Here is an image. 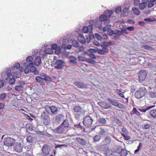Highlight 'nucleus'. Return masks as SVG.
Instances as JSON below:
<instances>
[{
	"label": "nucleus",
	"mask_w": 156,
	"mask_h": 156,
	"mask_svg": "<svg viewBox=\"0 0 156 156\" xmlns=\"http://www.w3.org/2000/svg\"><path fill=\"white\" fill-rule=\"evenodd\" d=\"M147 90L144 87L139 88L135 93V97L140 99L144 96L147 93Z\"/></svg>",
	"instance_id": "obj_1"
},
{
	"label": "nucleus",
	"mask_w": 156,
	"mask_h": 156,
	"mask_svg": "<svg viewBox=\"0 0 156 156\" xmlns=\"http://www.w3.org/2000/svg\"><path fill=\"white\" fill-rule=\"evenodd\" d=\"M111 25H106L104 28H102L104 32H105L109 30L110 29V28L111 27Z\"/></svg>",
	"instance_id": "obj_47"
},
{
	"label": "nucleus",
	"mask_w": 156,
	"mask_h": 156,
	"mask_svg": "<svg viewBox=\"0 0 156 156\" xmlns=\"http://www.w3.org/2000/svg\"><path fill=\"white\" fill-rule=\"evenodd\" d=\"M100 45L102 48H108V45L107 42L106 41L103 42Z\"/></svg>",
	"instance_id": "obj_49"
},
{
	"label": "nucleus",
	"mask_w": 156,
	"mask_h": 156,
	"mask_svg": "<svg viewBox=\"0 0 156 156\" xmlns=\"http://www.w3.org/2000/svg\"><path fill=\"white\" fill-rule=\"evenodd\" d=\"M9 75L6 72H3L2 74V78L3 81H6L9 78Z\"/></svg>",
	"instance_id": "obj_26"
},
{
	"label": "nucleus",
	"mask_w": 156,
	"mask_h": 156,
	"mask_svg": "<svg viewBox=\"0 0 156 156\" xmlns=\"http://www.w3.org/2000/svg\"><path fill=\"white\" fill-rule=\"evenodd\" d=\"M12 76L16 78H19L21 74L19 72H13L12 73Z\"/></svg>",
	"instance_id": "obj_31"
},
{
	"label": "nucleus",
	"mask_w": 156,
	"mask_h": 156,
	"mask_svg": "<svg viewBox=\"0 0 156 156\" xmlns=\"http://www.w3.org/2000/svg\"><path fill=\"white\" fill-rule=\"evenodd\" d=\"M116 91L117 94L118 95H119L120 97L122 98L124 97V95L122 93V92L121 91V90L117 89L116 90Z\"/></svg>",
	"instance_id": "obj_50"
},
{
	"label": "nucleus",
	"mask_w": 156,
	"mask_h": 156,
	"mask_svg": "<svg viewBox=\"0 0 156 156\" xmlns=\"http://www.w3.org/2000/svg\"><path fill=\"white\" fill-rule=\"evenodd\" d=\"M121 10L122 9L120 6L117 7L115 9V12L117 14H119L121 12Z\"/></svg>",
	"instance_id": "obj_58"
},
{
	"label": "nucleus",
	"mask_w": 156,
	"mask_h": 156,
	"mask_svg": "<svg viewBox=\"0 0 156 156\" xmlns=\"http://www.w3.org/2000/svg\"><path fill=\"white\" fill-rule=\"evenodd\" d=\"M81 126L80 125V122L78 124H75L74 123L70 124V128H73L75 129L76 128H80Z\"/></svg>",
	"instance_id": "obj_34"
},
{
	"label": "nucleus",
	"mask_w": 156,
	"mask_h": 156,
	"mask_svg": "<svg viewBox=\"0 0 156 156\" xmlns=\"http://www.w3.org/2000/svg\"><path fill=\"white\" fill-rule=\"evenodd\" d=\"M88 63L94 64L95 63V61L92 59L90 58L86 59V62Z\"/></svg>",
	"instance_id": "obj_51"
},
{
	"label": "nucleus",
	"mask_w": 156,
	"mask_h": 156,
	"mask_svg": "<svg viewBox=\"0 0 156 156\" xmlns=\"http://www.w3.org/2000/svg\"><path fill=\"white\" fill-rule=\"evenodd\" d=\"M101 130L100 131V134L102 136H105L108 134L109 131L108 129L106 128H104L102 127L100 128Z\"/></svg>",
	"instance_id": "obj_19"
},
{
	"label": "nucleus",
	"mask_w": 156,
	"mask_h": 156,
	"mask_svg": "<svg viewBox=\"0 0 156 156\" xmlns=\"http://www.w3.org/2000/svg\"><path fill=\"white\" fill-rule=\"evenodd\" d=\"M71 43L73 46L76 48H78L80 46L79 43L76 40H71Z\"/></svg>",
	"instance_id": "obj_27"
},
{
	"label": "nucleus",
	"mask_w": 156,
	"mask_h": 156,
	"mask_svg": "<svg viewBox=\"0 0 156 156\" xmlns=\"http://www.w3.org/2000/svg\"><path fill=\"white\" fill-rule=\"evenodd\" d=\"M123 149H122L121 147L120 146H118L115 147L114 151L115 152L119 154Z\"/></svg>",
	"instance_id": "obj_32"
},
{
	"label": "nucleus",
	"mask_w": 156,
	"mask_h": 156,
	"mask_svg": "<svg viewBox=\"0 0 156 156\" xmlns=\"http://www.w3.org/2000/svg\"><path fill=\"white\" fill-rule=\"evenodd\" d=\"M42 78L43 80H44L47 82H51L52 80V79L47 75L46 76L44 77V78Z\"/></svg>",
	"instance_id": "obj_44"
},
{
	"label": "nucleus",
	"mask_w": 156,
	"mask_h": 156,
	"mask_svg": "<svg viewBox=\"0 0 156 156\" xmlns=\"http://www.w3.org/2000/svg\"><path fill=\"white\" fill-rule=\"evenodd\" d=\"M23 88V87L22 85H17L15 87V90L18 92L22 91Z\"/></svg>",
	"instance_id": "obj_39"
},
{
	"label": "nucleus",
	"mask_w": 156,
	"mask_h": 156,
	"mask_svg": "<svg viewBox=\"0 0 156 156\" xmlns=\"http://www.w3.org/2000/svg\"><path fill=\"white\" fill-rule=\"evenodd\" d=\"M78 39L79 41H80L82 44H84L86 42L89 43L90 42V39L89 38L87 37L86 38V39H85L84 36L82 34H80L78 36Z\"/></svg>",
	"instance_id": "obj_11"
},
{
	"label": "nucleus",
	"mask_w": 156,
	"mask_h": 156,
	"mask_svg": "<svg viewBox=\"0 0 156 156\" xmlns=\"http://www.w3.org/2000/svg\"><path fill=\"white\" fill-rule=\"evenodd\" d=\"M93 121V118L90 116H87L85 117L83 119V125L86 126H91Z\"/></svg>",
	"instance_id": "obj_4"
},
{
	"label": "nucleus",
	"mask_w": 156,
	"mask_h": 156,
	"mask_svg": "<svg viewBox=\"0 0 156 156\" xmlns=\"http://www.w3.org/2000/svg\"><path fill=\"white\" fill-rule=\"evenodd\" d=\"M50 150L49 146L48 145L44 144L42 148V151L44 155H48Z\"/></svg>",
	"instance_id": "obj_13"
},
{
	"label": "nucleus",
	"mask_w": 156,
	"mask_h": 156,
	"mask_svg": "<svg viewBox=\"0 0 156 156\" xmlns=\"http://www.w3.org/2000/svg\"><path fill=\"white\" fill-rule=\"evenodd\" d=\"M64 116L62 114H58L55 117V121L59 123L64 119Z\"/></svg>",
	"instance_id": "obj_18"
},
{
	"label": "nucleus",
	"mask_w": 156,
	"mask_h": 156,
	"mask_svg": "<svg viewBox=\"0 0 156 156\" xmlns=\"http://www.w3.org/2000/svg\"><path fill=\"white\" fill-rule=\"evenodd\" d=\"M123 15L124 16H128L129 13V7H125L123 10Z\"/></svg>",
	"instance_id": "obj_29"
},
{
	"label": "nucleus",
	"mask_w": 156,
	"mask_h": 156,
	"mask_svg": "<svg viewBox=\"0 0 156 156\" xmlns=\"http://www.w3.org/2000/svg\"><path fill=\"white\" fill-rule=\"evenodd\" d=\"M144 48L150 51H152L153 48L152 47L148 45H145L143 46Z\"/></svg>",
	"instance_id": "obj_57"
},
{
	"label": "nucleus",
	"mask_w": 156,
	"mask_h": 156,
	"mask_svg": "<svg viewBox=\"0 0 156 156\" xmlns=\"http://www.w3.org/2000/svg\"><path fill=\"white\" fill-rule=\"evenodd\" d=\"M98 122L100 124H106V121L105 119L100 118L98 119Z\"/></svg>",
	"instance_id": "obj_45"
},
{
	"label": "nucleus",
	"mask_w": 156,
	"mask_h": 156,
	"mask_svg": "<svg viewBox=\"0 0 156 156\" xmlns=\"http://www.w3.org/2000/svg\"><path fill=\"white\" fill-rule=\"evenodd\" d=\"M107 101L109 102V104L114 106L118 107L120 108L123 109L125 108L124 105L119 103L116 99H113L110 98H107Z\"/></svg>",
	"instance_id": "obj_3"
},
{
	"label": "nucleus",
	"mask_w": 156,
	"mask_h": 156,
	"mask_svg": "<svg viewBox=\"0 0 156 156\" xmlns=\"http://www.w3.org/2000/svg\"><path fill=\"white\" fill-rule=\"evenodd\" d=\"M14 141V140L11 138L7 137L5 138L3 141L4 145L7 146H11Z\"/></svg>",
	"instance_id": "obj_10"
},
{
	"label": "nucleus",
	"mask_w": 156,
	"mask_h": 156,
	"mask_svg": "<svg viewBox=\"0 0 156 156\" xmlns=\"http://www.w3.org/2000/svg\"><path fill=\"white\" fill-rule=\"evenodd\" d=\"M81 109V108L80 106H75L73 108L74 111L76 112H80Z\"/></svg>",
	"instance_id": "obj_52"
},
{
	"label": "nucleus",
	"mask_w": 156,
	"mask_h": 156,
	"mask_svg": "<svg viewBox=\"0 0 156 156\" xmlns=\"http://www.w3.org/2000/svg\"><path fill=\"white\" fill-rule=\"evenodd\" d=\"M150 114L152 116L156 118V110H151L150 112Z\"/></svg>",
	"instance_id": "obj_53"
},
{
	"label": "nucleus",
	"mask_w": 156,
	"mask_h": 156,
	"mask_svg": "<svg viewBox=\"0 0 156 156\" xmlns=\"http://www.w3.org/2000/svg\"><path fill=\"white\" fill-rule=\"evenodd\" d=\"M147 74V71L146 70H141L138 74V76L140 81L142 82L144 80Z\"/></svg>",
	"instance_id": "obj_7"
},
{
	"label": "nucleus",
	"mask_w": 156,
	"mask_h": 156,
	"mask_svg": "<svg viewBox=\"0 0 156 156\" xmlns=\"http://www.w3.org/2000/svg\"><path fill=\"white\" fill-rule=\"evenodd\" d=\"M41 63V58L40 56L36 57L34 61V65L36 66H39Z\"/></svg>",
	"instance_id": "obj_22"
},
{
	"label": "nucleus",
	"mask_w": 156,
	"mask_h": 156,
	"mask_svg": "<svg viewBox=\"0 0 156 156\" xmlns=\"http://www.w3.org/2000/svg\"><path fill=\"white\" fill-rule=\"evenodd\" d=\"M62 43V48L64 49H68V40L67 39H64L63 40Z\"/></svg>",
	"instance_id": "obj_21"
},
{
	"label": "nucleus",
	"mask_w": 156,
	"mask_h": 156,
	"mask_svg": "<svg viewBox=\"0 0 156 156\" xmlns=\"http://www.w3.org/2000/svg\"><path fill=\"white\" fill-rule=\"evenodd\" d=\"M49 114L47 112V111L44 109L41 113V117L42 119H44L47 117H50L49 115Z\"/></svg>",
	"instance_id": "obj_20"
},
{
	"label": "nucleus",
	"mask_w": 156,
	"mask_h": 156,
	"mask_svg": "<svg viewBox=\"0 0 156 156\" xmlns=\"http://www.w3.org/2000/svg\"><path fill=\"white\" fill-rule=\"evenodd\" d=\"M55 64L56 65L54 66L55 69H57L64 68V67L66 66L65 62L61 60H57L55 62Z\"/></svg>",
	"instance_id": "obj_5"
},
{
	"label": "nucleus",
	"mask_w": 156,
	"mask_h": 156,
	"mask_svg": "<svg viewBox=\"0 0 156 156\" xmlns=\"http://www.w3.org/2000/svg\"><path fill=\"white\" fill-rule=\"evenodd\" d=\"M151 127V125L149 124H146L143 125L142 126V128L143 130L145 129H149L150 127Z\"/></svg>",
	"instance_id": "obj_37"
},
{
	"label": "nucleus",
	"mask_w": 156,
	"mask_h": 156,
	"mask_svg": "<svg viewBox=\"0 0 156 156\" xmlns=\"http://www.w3.org/2000/svg\"><path fill=\"white\" fill-rule=\"evenodd\" d=\"M23 145L20 143L17 142L14 144V149L17 152L22 151Z\"/></svg>",
	"instance_id": "obj_12"
},
{
	"label": "nucleus",
	"mask_w": 156,
	"mask_h": 156,
	"mask_svg": "<svg viewBox=\"0 0 156 156\" xmlns=\"http://www.w3.org/2000/svg\"><path fill=\"white\" fill-rule=\"evenodd\" d=\"M30 69V71L31 72L34 73L35 75H38L39 73L38 71L37 70L36 68L34 66L33 62L30 63L29 65Z\"/></svg>",
	"instance_id": "obj_17"
},
{
	"label": "nucleus",
	"mask_w": 156,
	"mask_h": 156,
	"mask_svg": "<svg viewBox=\"0 0 156 156\" xmlns=\"http://www.w3.org/2000/svg\"><path fill=\"white\" fill-rule=\"evenodd\" d=\"M34 138L31 136H28L27 138V140L28 142L29 143H32L33 141Z\"/></svg>",
	"instance_id": "obj_46"
},
{
	"label": "nucleus",
	"mask_w": 156,
	"mask_h": 156,
	"mask_svg": "<svg viewBox=\"0 0 156 156\" xmlns=\"http://www.w3.org/2000/svg\"><path fill=\"white\" fill-rule=\"evenodd\" d=\"M132 10L133 12L135 14L138 15L140 14V12L139 9L136 7H133L132 8Z\"/></svg>",
	"instance_id": "obj_33"
},
{
	"label": "nucleus",
	"mask_w": 156,
	"mask_h": 156,
	"mask_svg": "<svg viewBox=\"0 0 156 156\" xmlns=\"http://www.w3.org/2000/svg\"><path fill=\"white\" fill-rule=\"evenodd\" d=\"M7 95L6 93H2L0 94V99L3 100L5 99Z\"/></svg>",
	"instance_id": "obj_61"
},
{
	"label": "nucleus",
	"mask_w": 156,
	"mask_h": 156,
	"mask_svg": "<svg viewBox=\"0 0 156 156\" xmlns=\"http://www.w3.org/2000/svg\"><path fill=\"white\" fill-rule=\"evenodd\" d=\"M111 138L110 136H108L105 137V140L101 143L102 144H105L107 145L108 144H109L111 142Z\"/></svg>",
	"instance_id": "obj_25"
},
{
	"label": "nucleus",
	"mask_w": 156,
	"mask_h": 156,
	"mask_svg": "<svg viewBox=\"0 0 156 156\" xmlns=\"http://www.w3.org/2000/svg\"><path fill=\"white\" fill-rule=\"evenodd\" d=\"M101 24L102 22L100 20L98 21L95 23V26L96 28H98L100 30H101L102 29V27L101 26Z\"/></svg>",
	"instance_id": "obj_28"
},
{
	"label": "nucleus",
	"mask_w": 156,
	"mask_h": 156,
	"mask_svg": "<svg viewBox=\"0 0 156 156\" xmlns=\"http://www.w3.org/2000/svg\"><path fill=\"white\" fill-rule=\"evenodd\" d=\"M55 146V148H62V147H67V145L66 144H58L57 145H54V147Z\"/></svg>",
	"instance_id": "obj_48"
},
{
	"label": "nucleus",
	"mask_w": 156,
	"mask_h": 156,
	"mask_svg": "<svg viewBox=\"0 0 156 156\" xmlns=\"http://www.w3.org/2000/svg\"><path fill=\"white\" fill-rule=\"evenodd\" d=\"M95 36L96 38L98 40L101 41L102 40V36L98 34V33H96L95 34Z\"/></svg>",
	"instance_id": "obj_56"
},
{
	"label": "nucleus",
	"mask_w": 156,
	"mask_h": 156,
	"mask_svg": "<svg viewBox=\"0 0 156 156\" xmlns=\"http://www.w3.org/2000/svg\"><path fill=\"white\" fill-rule=\"evenodd\" d=\"M133 112L134 114H136L137 116L140 115V112L136 109V108H133Z\"/></svg>",
	"instance_id": "obj_59"
},
{
	"label": "nucleus",
	"mask_w": 156,
	"mask_h": 156,
	"mask_svg": "<svg viewBox=\"0 0 156 156\" xmlns=\"http://www.w3.org/2000/svg\"><path fill=\"white\" fill-rule=\"evenodd\" d=\"M74 84L78 88H87V85L80 82H76L74 83Z\"/></svg>",
	"instance_id": "obj_16"
},
{
	"label": "nucleus",
	"mask_w": 156,
	"mask_h": 156,
	"mask_svg": "<svg viewBox=\"0 0 156 156\" xmlns=\"http://www.w3.org/2000/svg\"><path fill=\"white\" fill-rule=\"evenodd\" d=\"M69 58L70 59L69 61L70 63L73 64L76 63V61L77 60V59L75 57L72 56H69Z\"/></svg>",
	"instance_id": "obj_30"
},
{
	"label": "nucleus",
	"mask_w": 156,
	"mask_h": 156,
	"mask_svg": "<svg viewBox=\"0 0 156 156\" xmlns=\"http://www.w3.org/2000/svg\"><path fill=\"white\" fill-rule=\"evenodd\" d=\"M154 107H155V105H151L146 107L144 108H138V110L142 112H145L149 110Z\"/></svg>",
	"instance_id": "obj_23"
},
{
	"label": "nucleus",
	"mask_w": 156,
	"mask_h": 156,
	"mask_svg": "<svg viewBox=\"0 0 156 156\" xmlns=\"http://www.w3.org/2000/svg\"><path fill=\"white\" fill-rule=\"evenodd\" d=\"M68 127V120H65L59 126L57 129L58 130L62 131L65 130L66 129H67Z\"/></svg>",
	"instance_id": "obj_8"
},
{
	"label": "nucleus",
	"mask_w": 156,
	"mask_h": 156,
	"mask_svg": "<svg viewBox=\"0 0 156 156\" xmlns=\"http://www.w3.org/2000/svg\"><path fill=\"white\" fill-rule=\"evenodd\" d=\"M30 67H29H29H26L24 70V72L25 74H27L29 72H30Z\"/></svg>",
	"instance_id": "obj_62"
},
{
	"label": "nucleus",
	"mask_w": 156,
	"mask_h": 156,
	"mask_svg": "<svg viewBox=\"0 0 156 156\" xmlns=\"http://www.w3.org/2000/svg\"><path fill=\"white\" fill-rule=\"evenodd\" d=\"M44 109L47 110L49 114L51 115L56 114L58 111V108L54 106L46 105Z\"/></svg>",
	"instance_id": "obj_2"
},
{
	"label": "nucleus",
	"mask_w": 156,
	"mask_h": 156,
	"mask_svg": "<svg viewBox=\"0 0 156 156\" xmlns=\"http://www.w3.org/2000/svg\"><path fill=\"white\" fill-rule=\"evenodd\" d=\"M35 79L37 82L40 83H42L43 82L42 78L40 77V76L36 77Z\"/></svg>",
	"instance_id": "obj_42"
},
{
	"label": "nucleus",
	"mask_w": 156,
	"mask_h": 156,
	"mask_svg": "<svg viewBox=\"0 0 156 156\" xmlns=\"http://www.w3.org/2000/svg\"><path fill=\"white\" fill-rule=\"evenodd\" d=\"M98 104L100 106L105 109H108L112 107L110 104L105 101L98 102Z\"/></svg>",
	"instance_id": "obj_9"
},
{
	"label": "nucleus",
	"mask_w": 156,
	"mask_h": 156,
	"mask_svg": "<svg viewBox=\"0 0 156 156\" xmlns=\"http://www.w3.org/2000/svg\"><path fill=\"white\" fill-rule=\"evenodd\" d=\"M101 139V136L100 135H97L94 137L93 140L95 142H97L99 141Z\"/></svg>",
	"instance_id": "obj_40"
},
{
	"label": "nucleus",
	"mask_w": 156,
	"mask_h": 156,
	"mask_svg": "<svg viewBox=\"0 0 156 156\" xmlns=\"http://www.w3.org/2000/svg\"><path fill=\"white\" fill-rule=\"evenodd\" d=\"M76 140L81 145H85L87 144L86 141L84 139L80 137H77L76 138Z\"/></svg>",
	"instance_id": "obj_24"
},
{
	"label": "nucleus",
	"mask_w": 156,
	"mask_h": 156,
	"mask_svg": "<svg viewBox=\"0 0 156 156\" xmlns=\"http://www.w3.org/2000/svg\"><path fill=\"white\" fill-rule=\"evenodd\" d=\"M142 147V144L140 143L139 145L137 147V149L135 150L134 151V154H136L141 149V147Z\"/></svg>",
	"instance_id": "obj_55"
},
{
	"label": "nucleus",
	"mask_w": 156,
	"mask_h": 156,
	"mask_svg": "<svg viewBox=\"0 0 156 156\" xmlns=\"http://www.w3.org/2000/svg\"><path fill=\"white\" fill-rule=\"evenodd\" d=\"M15 81L14 78H12L9 79V82L10 85H13L15 83Z\"/></svg>",
	"instance_id": "obj_54"
},
{
	"label": "nucleus",
	"mask_w": 156,
	"mask_h": 156,
	"mask_svg": "<svg viewBox=\"0 0 156 156\" xmlns=\"http://www.w3.org/2000/svg\"><path fill=\"white\" fill-rule=\"evenodd\" d=\"M96 51L99 54L104 55L108 53L109 50L108 48H102L101 49H99L97 48Z\"/></svg>",
	"instance_id": "obj_14"
},
{
	"label": "nucleus",
	"mask_w": 156,
	"mask_h": 156,
	"mask_svg": "<svg viewBox=\"0 0 156 156\" xmlns=\"http://www.w3.org/2000/svg\"><path fill=\"white\" fill-rule=\"evenodd\" d=\"M78 59L80 61H81L83 62H86V58H84L83 57H82L81 56H79L78 57Z\"/></svg>",
	"instance_id": "obj_64"
},
{
	"label": "nucleus",
	"mask_w": 156,
	"mask_h": 156,
	"mask_svg": "<svg viewBox=\"0 0 156 156\" xmlns=\"http://www.w3.org/2000/svg\"><path fill=\"white\" fill-rule=\"evenodd\" d=\"M42 119H43V123L45 125H48L50 123V117Z\"/></svg>",
	"instance_id": "obj_35"
},
{
	"label": "nucleus",
	"mask_w": 156,
	"mask_h": 156,
	"mask_svg": "<svg viewBox=\"0 0 156 156\" xmlns=\"http://www.w3.org/2000/svg\"><path fill=\"white\" fill-rule=\"evenodd\" d=\"M127 154V151L123 149L118 154V156H126Z\"/></svg>",
	"instance_id": "obj_38"
},
{
	"label": "nucleus",
	"mask_w": 156,
	"mask_h": 156,
	"mask_svg": "<svg viewBox=\"0 0 156 156\" xmlns=\"http://www.w3.org/2000/svg\"><path fill=\"white\" fill-rule=\"evenodd\" d=\"M154 5V2L152 0L150 1L148 4V7L149 8L152 7Z\"/></svg>",
	"instance_id": "obj_63"
},
{
	"label": "nucleus",
	"mask_w": 156,
	"mask_h": 156,
	"mask_svg": "<svg viewBox=\"0 0 156 156\" xmlns=\"http://www.w3.org/2000/svg\"><path fill=\"white\" fill-rule=\"evenodd\" d=\"M33 60V58L32 56H30L27 57L26 58V61L27 62H31Z\"/></svg>",
	"instance_id": "obj_60"
},
{
	"label": "nucleus",
	"mask_w": 156,
	"mask_h": 156,
	"mask_svg": "<svg viewBox=\"0 0 156 156\" xmlns=\"http://www.w3.org/2000/svg\"><path fill=\"white\" fill-rule=\"evenodd\" d=\"M150 97L152 98H156V92L154 91H150L149 92Z\"/></svg>",
	"instance_id": "obj_36"
},
{
	"label": "nucleus",
	"mask_w": 156,
	"mask_h": 156,
	"mask_svg": "<svg viewBox=\"0 0 156 156\" xmlns=\"http://www.w3.org/2000/svg\"><path fill=\"white\" fill-rule=\"evenodd\" d=\"M97 149L101 152H106L108 149V145L101 143V144L98 147Z\"/></svg>",
	"instance_id": "obj_15"
},
{
	"label": "nucleus",
	"mask_w": 156,
	"mask_h": 156,
	"mask_svg": "<svg viewBox=\"0 0 156 156\" xmlns=\"http://www.w3.org/2000/svg\"><path fill=\"white\" fill-rule=\"evenodd\" d=\"M107 12L108 13V15L106 14V15H102L101 16L99 17L100 21H105V23H109V20H107V18H110L111 16V14L110 13L109 11H107Z\"/></svg>",
	"instance_id": "obj_6"
},
{
	"label": "nucleus",
	"mask_w": 156,
	"mask_h": 156,
	"mask_svg": "<svg viewBox=\"0 0 156 156\" xmlns=\"http://www.w3.org/2000/svg\"><path fill=\"white\" fill-rule=\"evenodd\" d=\"M113 122L114 123H115L117 125H118L119 126H120L122 125V122L119 119L116 118L115 119Z\"/></svg>",
	"instance_id": "obj_43"
},
{
	"label": "nucleus",
	"mask_w": 156,
	"mask_h": 156,
	"mask_svg": "<svg viewBox=\"0 0 156 156\" xmlns=\"http://www.w3.org/2000/svg\"><path fill=\"white\" fill-rule=\"evenodd\" d=\"M146 4L145 2L141 3L139 4V8L140 10H143L145 8L146 6Z\"/></svg>",
	"instance_id": "obj_41"
}]
</instances>
